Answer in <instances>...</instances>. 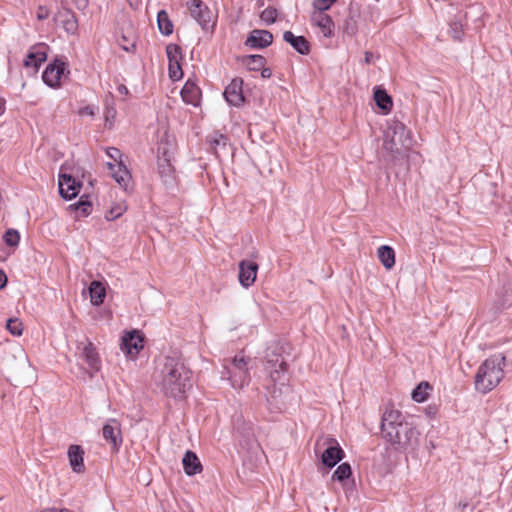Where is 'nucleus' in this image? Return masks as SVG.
Segmentation results:
<instances>
[{"instance_id": "nucleus-1", "label": "nucleus", "mask_w": 512, "mask_h": 512, "mask_svg": "<svg viewBox=\"0 0 512 512\" xmlns=\"http://www.w3.org/2000/svg\"><path fill=\"white\" fill-rule=\"evenodd\" d=\"M383 438L398 451L414 450L418 446L419 432L405 420L398 410L386 408L381 419Z\"/></svg>"}, {"instance_id": "nucleus-2", "label": "nucleus", "mask_w": 512, "mask_h": 512, "mask_svg": "<svg viewBox=\"0 0 512 512\" xmlns=\"http://www.w3.org/2000/svg\"><path fill=\"white\" fill-rule=\"evenodd\" d=\"M159 385L166 396L181 399L191 386L190 371L179 360L166 358Z\"/></svg>"}, {"instance_id": "nucleus-3", "label": "nucleus", "mask_w": 512, "mask_h": 512, "mask_svg": "<svg viewBox=\"0 0 512 512\" xmlns=\"http://www.w3.org/2000/svg\"><path fill=\"white\" fill-rule=\"evenodd\" d=\"M265 369L269 373V378L273 383L272 388L269 386L266 387L268 391L267 401L270 405L274 403L276 409L282 410L286 405V398L292 392L290 386L287 384V364L283 357L277 356L275 360H267Z\"/></svg>"}, {"instance_id": "nucleus-4", "label": "nucleus", "mask_w": 512, "mask_h": 512, "mask_svg": "<svg viewBox=\"0 0 512 512\" xmlns=\"http://www.w3.org/2000/svg\"><path fill=\"white\" fill-rule=\"evenodd\" d=\"M504 365L505 356L502 354L492 355L486 359L475 375V389L483 394L493 390L504 376Z\"/></svg>"}, {"instance_id": "nucleus-5", "label": "nucleus", "mask_w": 512, "mask_h": 512, "mask_svg": "<svg viewBox=\"0 0 512 512\" xmlns=\"http://www.w3.org/2000/svg\"><path fill=\"white\" fill-rule=\"evenodd\" d=\"M413 145L411 132L406 126L398 121L391 120L388 123L384 135L383 146L394 157L404 155Z\"/></svg>"}, {"instance_id": "nucleus-6", "label": "nucleus", "mask_w": 512, "mask_h": 512, "mask_svg": "<svg viewBox=\"0 0 512 512\" xmlns=\"http://www.w3.org/2000/svg\"><path fill=\"white\" fill-rule=\"evenodd\" d=\"M254 361L243 353H238L230 359L224 360V369L227 379L235 389H243L251 381L250 370Z\"/></svg>"}, {"instance_id": "nucleus-7", "label": "nucleus", "mask_w": 512, "mask_h": 512, "mask_svg": "<svg viewBox=\"0 0 512 512\" xmlns=\"http://www.w3.org/2000/svg\"><path fill=\"white\" fill-rule=\"evenodd\" d=\"M102 435L111 450L118 452L123 442L120 422L114 418L108 419L102 428Z\"/></svg>"}, {"instance_id": "nucleus-8", "label": "nucleus", "mask_w": 512, "mask_h": 512, "mask_svg": "<svg viewBox=\"0 0 512 512\" xmlns=\"http://www.w3.org/2000/svg\"><path fill=\"white\" fill-rule=\"evenodd\" d=\"M191 17L203 28L208 29L212 16L209 7L202 0L187 2Z\"/></svg>"}, {"instance_id": "nucleus-9", "label": "nucleus", "mask_w": 512, "mask_h": 512, "mask_svg": "<svg viewBox=\"0 0 512 512\" xmlns=\"http://www.w3.org/2000/svg\"><path fill=\"white\" fill-rule=\"evenodd\" d=\"M324 445H327V448L324 450L321 456L322 463L332 468L334 467L339 461L342 460L344 456V452L339 446L338 442L333 438H326L324 440Z\"/></svg>"}, {"instance_id": "nucleus-10", "label": "nucleus", "mask_w": 512, "mask_h": 512, "mask_svg": "<svg viewBox=\"0 0 512 512\" xmlns=\"http://www.w3.org/2000/svg\"><path fill=\"white\" fill-rule=\"evenodd\" d=\"M59 193L64 199L76 197L82 184L70 174L60 173L58 179Z\"/></svg>"}, {"instance_id": "nucleus-11", "label": "nucleus", "mask_w": 512, "mask_h": 512, "mask_svg": "<svg viewBox=\"0 0 512 512\" xmlns=\"http://www.w3.org/2000/svg\"><path fill=\"white\" fill-rule=\"evenodd\" d=\"M223 95L230 105H242L245 101L243 95V80L238 77L232 79L230 84L225 88Z\"/></svg>"}, {"instance_id": "nucleus-12", "label": "nucleus", "mask_w": 512, "mask_h": 512, "mask_svg": "<svg viewBox=\"0 0 512 512\" xmlns=\"http://www.w3.org/2000/svg\"><path fill=\"white\" fill-rule=\"evenodd\" d=\"M65 70V63L59 60L49 64L43 72L42 79L50 87H57Z\"/></svg>"}, {"instance_id": "nucleus-13", "label": "nucleus", "mask_w": 512, "mask_h": 512, "mask_svg": "<svg viewBox=\"0 0 512 512\" xmlns=\"http://www.w3.org/2000/svg\"><path fill=\"white\" fill-rule=\"evenodd\" d=\"M258 265L255 262L242 260L239 263V282L240 284L248 288L251 286L255 280L257 275Z\"/></svg>"}, {"instance_id": "nucleus-14", "label": "nucleus", "mask_w": 512, "mask_h": 512, "mask_svg": "<svg viewBox=\"0 0 512 512\" xmlns=\"http://www.w3.org/2000/svg\"><path fill=\"white\" fill-rule=\"evenodd\" d=\"M107 168L111 172V176L114 180L125 190L129 188L131 182V174L123 161H119L117 164L111 162L107 163Z\"/></svg>"}, {"instance_id": "nucleus-15", "label": "nucleus", "mask_w": 512, "mask_h": 512, "mask_svg": "<svg viewBox=\"0 0 512 512\" xmlns=\"http://www.w3.org/2000/svg\"><path fill=\"white\" fill-rule=\"evenodd\" d=\"M272 42L273 35L271 32L268 30L254 29L250 32L245 44L252 48L262 49L270 46Z\"/></svg>"}, {"instance_id": "nucleus-16", "label": "nucleus", "mask_w": 512, "mask_h": 512, "mask_svg": "<svg viewBox=\"0 0 512 512\" xmlns=\"http://www.w3.org/2000/svg\"><path fill=\"white\" fill-rule=\"evenodd\" d=\"M84 454V449L80 445L69 446L67 455L73 472L83 473L85 471Z\"/></svg>"}, {"instance_id": "nucleus-17", "label": "nucleus", "mask_w": 512, "mask_h": 512, "mask_svg": "<svg viewBox=\"0 0 512 512\" xmlns=\"http://www.w3.org/2000/svg\"><path fill=\"white\" fill-rule=\"evenodd\" d=\"M311 21L325 37L330 38L334 35V22L329 15L322 12H313Z\"/></svg>"}, {"instance_id": "nucleus-18", "label": "nucleus", "mask_w": 512, "mask_h": 512, "mask_svg": "<svg viewBox=\"0 0 512 512\" xmlns=\"http://www.w3.org/2000/svg\"><path fill=\"white\" fill-rule=\"evenodd\" d=\"M158 165V174L163 182V184L167 187H172L176 182L175 169L171 163V161H166L165 158H160L157 161Z\"/></svg>"}, {"instance_id": "nucleus-19", "label": "nucleus", "mask_w": 512, "mask_h": 512, "mask_svg": "<svg viewBox=\"0 0 512 512\" xmlns=\"http://www.w3.org/2000/svg\"><path fill=\"white\" fill-rule=\"evenodd\" d=\"M121 347L128 354H137L143 348V339L137 331L129 332L122 338Z\"/></svg>"}, {"instance_id": "nucleus-20", "label": "nucleus", "mask_w": 512, "mask_h": 512, "mask_svg": "<svg viewBox=\"0 0 512 512\" xmlns=\"http://www.w3.org/2000/svg\"><path fill=\"white\" fill-rule=\"evenodd\" d=\"M283 39L301 55L309 54L310 44L304 36H295L291 31H285L283 33Z\"/></svg>"}, {"instance_id": "nucleus-21", "label": "nucleus", "mask_w": 512, "mask_h": 512, "mask_svg": "<svg viewBox=\"0 0 512 512\" xmlns=\"http://www.w3.org/2000/svg\"><path fill=\"white\" fill-rule=\"evenodd\" d=\"M201 96V91L196 83L192 80H187L181 90V97L184 102L191 105H198Z\"/></svg>"}, {"instance_id": "nucleus-22", "label": "nucleus", "mask_w": 512, "mask_h": 512, "mask_svg": "<svg viewBox=\"0 0 512 512\" xmlns=\"http://www.w3.org/2000/svg\"><path fill=\"white\" fill-rule=\"evenodd\" d=\"M81 357L85 360L87 365L94 371L98 372L101 368V360L99 358V355L94 347V345L88 341L81 353Z\"/></svg>"}, {"instance_id": "nucleus-23", "label": "nucleus", "mask_w": 512, "mask_h": 512, "mask_svg": "<svg viewBox=\"0 0 512 512\" xmlns=\"http://www.w3.org/2000/svg\"><path fill=\"white\" fill-rule=\"evenodd\" d=\"M184 471L187 475L192 476L202 471V465L192 451H187L182 459Z\"/></svg>"}, {"instance_id": "nucleus-24", "label": "nucleus", "mask_w": 512, "mask_h": 512, "mask_svg": "<svg viewBox=\"0 0 512 512\" xmlns=\"http://www.w3.org/2000/svg\"><path fill=\"white\" fill-rule=\"evenodd\" d=\"M377 256L387 270L395 265V252L392 247L388 245L380 246L377 250Z\"/></svg>"}, {"instance_id": "nucleus-25", "label": "nucleus", "mask_w": 512, "mask_h": 512, "mask_svg": "<svg viewBox=\"0 0 512 512\" xmlns=\"http://www.w3.org/2000/svg\"><path fill=\"white\" fill-rule=\"evenodd\" d=\"M91 303L98 306L104 302L106 290L104 285L99 281H92L89 286Z\"/></svg>"}, {"instance_id": "nucleus-26", "label": "nucleus", "mask_w": 512, "mask_h": 512, "mask_svg": "<svg viewBox=\"0 0 512 512\" xmlns=\"http://www.w3.org/2000/svg\"><path fill=\"white\" fill-rule=\"evenodd\" d=\"M58 17L62 23V27L64 28V30L68 34H75L78 28V23L75 15L70 11H64L59 13Z\"/></svg>"}, {"instance_id": "nucleus-27", "label": "nucleus", "mask_w": 512, "mask_h": 512, "mask_svg": "<svg viewBox=\"0 0 512 512\" xmlns=\"http://www.w3.org/2000/svg\"><path fill=\"white\" fill-rule=\"evenodd\" d=\"M374 99L376 105L383 111L389 112L392 109L393 102L391 97L385 90L377 89L374 92Z\"/></svg>"}, {"instance_id": "nucleus-28", "label": "nucleus", "mask_w": 512, "mask_h": 512, "mask_svg": "<svg viewBox=\"0 0 512 512\" xmlns=\"http://www.w3.org/2000/svg\"><path fill=\"white\" fill-rule=\"evenodd\" d=\"M173 151V143L168 139V136L165 135V137L159 142L157 148L158 160H160V158H165L166 161H171Z\"/></svg>"}, {"instance_id": "nucleus-29", "label": "nucleus", "mask_w": 512, "mask_h": 512, "mask_svg": "<svg viewBox=\"0 0 512 512\" xmlns=\"http://www.w3.org/2000/svg\"><path fill=\"white\" fill-rule=\"evenodd\" d=\"M69 209L77 212L79 216L86 217L92 211V203L88 200L87 195H83L77 203L71 204Z\"/></svg>"}, {"instance_id": "nucleus-30", "label": "nucleus", "mask_w": 512, "mask_h": 512, "mask_svg": "<svg viewBox=\"0 0 512 512\" xmlns=\"http://www.w3.org/2000/svg\"><path fill=\"white\" fill-rule=\"evenodd\" d=\"M157 23L159 31L165 35L168 36L172 34L173 32V24L165 10H161L157 14Z\"/></svg>"}, {"instance_id": "nucleus-31", "label": "nucleus", "mask_w": 512, "mask_h": 512, "mask_svg": "<svg viewBox=\"0 0 512 512\" xmlns=\"http://www.w3.org/2000/svg\"><path fill=\"white\" fill-rule=\"evenodd\" d=\"M46 52L44 50L38 49L36 51H31L24 62L27 67H39L43 62L46 61Z\"/></svg>"}, {"instance_id": "nucleus-32", "label": "nucleus", "mask_w": 512, "mask_h": 512, "mask_svg": "<svg viewBox=\"0 0 512 512\" xmlns=\"http://www.w3.org/2000/svg\"><path fill=\"white\" fill-rule=\"evenodd\" d=\"M431 389L432 388L428 382H421L412 391V399L418 403L426 401L428 399L429 391Z\"/></svg>"}, {"instance_id": "nucleus-33", "label": "nucleus", "mask_w": 512, "mask_h": 512, "mask_svg": "<svg viewBox=\"0 0 512 512\" xmlns=\"http://www.w3.org/2000/svg\"><path fill=\"white\" fill-rule=\"evenodd\" d=\"M244 63L250 71H259L265 66L266 59L261 55H249L245 57Z\"/></svg>"}, {"instance_id": "nucleus-34", "label": "nucleus", "mask_w": 512, "mask_h": 512, "mask_svg": "<svg viewBox=\"0 0 512 512\" xmlns=\"http://www.w3.org/2000/svg\"><path fill=\"white\" fill-rule=\"evenodd\" d=\"M352 474L351 466L348 463H342L337 467L334 471L332 479L337 480L339 482H343L348 479Z\"/></svg>"}, {"instance_id": "nucleus-35", "label": "nucleus", "mask_w": 512, "mask_h": 512, "mask_svg": "<svg viewBox=\"0 0 512 512\" xmlns=\"http://www.w3.org/2000/svg\"><path fill=\"white\" fill-rule=\"evenodd\" d=\"M127 210V205L124 201L115 203L110 210L105 214L107 220H115L119 218Z\"/></svg>"}, {"instance_id": "nucleus-36", "label": "nucleus", "mask_w": 512, "mask_h": 512, "mask_svg": "<svg viewBox=\"0 0 512 512\" xmlns=\"http://www.w3.org/2000/svg\"><path fill=\"white\" fill-rule=\"evenodd\" d=\"M166 53L169 62H180L182 59L181 47L177 44H169L166 47Z\"/></svg>"}, {"instance_id": "nucleus-37", "label": "nucleus", "mask_w": 512, "mask_h": 512, "mask_svg": "<svg viewBox=\"0 0 512 512\" xmlns=\"http://www.w3.org/2000/svg\"><path fill=\"white\" fill-rule=\"evenodd\" d=\"M228 139L226 136L219 134L210 141L211 149L216 155L219 153V149H226Z\"/></svg>"}, {"instance_id": "nucleus-38", "label": "nucleus", "mask_w": 512, "mask_h": 512, "mask_svg": "<svg viewBox=\"0 0 512 512\" xmlns=\"http://www.w3.org/2000/svg\"><path fill=\"white\" fill-rule=\"evenodd\" d=\"M277 10L273 7H267L261 12L260 18L266 24L270 25L276 21Z\"/></svg>"}, {"instance_id": "nucleus-39", "label": "nucleus", "mask_w": 512, "mask_h": 512, "mask_svg": "<svg viewBox=\"0 0 512 512\" xmlns=\"http://www.w3.org/2000/svg\"><path fill=\"white\" fill-rule=\"evenodd\" d=\"M168 71H169V77L173 81H177V80L181 79L183 76V71H182L180 62H176V63L169 62Z\"/></svg>"}, {"instance_id": "nucleus-40", "label": "nucleus", "mask_w": 512, "mask_h": 512, "mask_svg": "<svg viewBox=\"0 0 512 512\" xmlns=\"http://www.w3.org/2000/svg\"><path fill=\"white\" fill-rule=\"evenodd\" d=\"M6 328L12 335H22L23 327L22 323L18 319H9L6 324Z\"/></svg>"}, {"instance_id": "nucleus-41", "label": "nucleus", "mask_w": 512, "mask_h": 512, "mask_svg": "<svg viewBox=\"0 0 512 512\" xmlns=\"http://www.w3.org/2000/svg\"><path fill=\"white\" fill-rule=\"evenodd\" d=\"M19 239L20 236L17 230L8 229L4 234V241L8 246H17Z\"/></svg>"}, {"instance_id": "nucleus-42", "label": "nucleus", "mask_w": 512, "mask_h": 512, "mask_svg": "<svg viewBox=\"0 0 512 512\" xmlns=\"http://www.w3.org/2000/svg\"><path fill=\"white\" fill-rule=\"evenodd\" d=\"M332 3L329 2V0H315L313 2V8L315 9L314 12H322L324 13L326 10H328L331 7Z\"/></svg>"}, {"instance_id": "nucleus-43", "label": "nucleus", "mask_w": 512, "mask_h": 512, "mask_svg": "<svg viewBox=\"0 0 512 512\" xmlns=\"http://www.w3.org/2000/svg\"><path fill=\"white\" fill-rule=\"evenodd\" d=\"M106 153L111 159H113L116 162V164L119 161H122V154L118 148L110 147L107 149Z\"/></svg>"}, {"instance_id": "nucleus-44", "label": "nucleus", "mask_w": 512, "mask_h": 512, "mask_svg": "<svg viewBox=\"0 0 512 512\" xmlns=\"http://www.w3.org/2000/svg\"><path fill=\"white\" fill-rule=\"evenodd\" d=\"M344 32L351 36L356 34L357 28L352 19L346 20L344 25Z\"/></svg>"}, {"instance_id": "nucleus-45", "label": "nucleus", "mask_w": 512, "mask_h": 512, "mask_svg": "<svg viewBox=\"0 0 512 512\" xmlns=\"http://www.w3.org/2000/svg\"><path fill=\"white\" fill-rule=\"evenodd\" d=\"M38 20H45L49 16V10L44 6H39L36 13Z\"/></svg>"}, {"instance_id": "nucleus-46", "label": "nucleus", "mask_w": 512, "mask_h": 512, "mask_svg": "<svg viewBox=\"0 0 512 512\" xmlns=\"http://www.w3.org/2000/svg\"><path fill=\"white\" fill-rule=\"evenodd\" d=\"M122 39H123L124 43H120V45L123 48V50H125L127 52L132 51L135 47V43L133 41L129 42L125 36H123Z\"/></svg>"}, {"instance_id": "nucleus-47", "label": "nucleus", "mask_w": 512, "mask_h": 512, "mask_svg": "<svg viewBox=\"0 0 512 512\" xmlns=\"http://www.w3.org/2000/svg\"><path fill=\"white\" fill-rule=\"evenodd\" d=\"M459 27L460 25L458 23H453L451 25V34H452V37L456 40H460L461 39V34H460V31H459Z\"/></svg>"}, {"instance_id": "nucleus-48", "label": "nucleus", "mask_w": 512, "mask_h": 512, "mask_svg": "<svg viewBox=\"0 0 512 512\" xmlns=\"http://www.w3.org/2000/svg\"><path fill=\"white\" fill-rule=\"evenodd\" d=\"M79 114L82 116H84V115L93 116L94 108L92 106H85L79 110Z\"/></svg>"}, {"instance_id": "nucleus-49", "label": "nucleus", "mask_w": 512, "mask_h": 512, "mask_svg": "<svg viewBox=\"0 0 512 512\" xmlns=\"http://www.w3.org/2000/svg\"><path fill=\"white\" fill-rule=\"evenodd\" d=\"M7 284V276L3 270L0 269V289L4 288Z\"/></svg>"}, {"instance_id": "nucleus-50", "label": "nucleus", "mask_w": 512, "mask_h": 512, "mask_svg": "<svg viewBox=\"0 0 512 512\" xmlns=\"http://www.w3.org/2000/svg\"><path fill=\"white\" fill-rule=\"evenodd\" d=\"M260 71L262 78L268 79L272 76V71L269 68L263 67Z\"/></svg>"}, {"instance_id": "nucleus-51", "label": "nucleus", "mask_w": 512, "mask_h": 512, "mask_svg": "<svg viewBox=\"0 0 512 512\" xmlns=\"http://www.w3.org/2000/svg\"><path fill=\"white\" fill-rule=\"evenodd\" d=\"M41 512H72V511H70L69 509H66V508H62V509L46 508V509H43Z\"/></svg>"}, {"instance_id": "nucleus-52", "label": "nucleus", "mask_w": 512, "mask_h": 512, "mask_svg": "<svg viewBox=\"0 0 512 512\" xmlns=\"http://www.w3.org/2000/svg\"><path fill=\"white\" fill-rule=\"evenodd\" d=\"M373 54L369 51L365 52V63L370 64Z\"/></svg>"}, {"instance_id": "nucleus-53", "label": "nucleus", "mask_w": 512, "mask_h": 512, "mask_svg": "<svg viewBox=\"0 0 512 512\" xmlns=\"http://www.w3.org/2000/svg\"><path fill=\"white\" fill-rule=\"evenodd\" d=\"M5 111V100L0 98V116L4 113Z\"/></svg>"}, {"instance_id": "nucleus-54", "label": "nucleus", "mask_w": 512, "mask_h": 512, "mask_svg": "<svg viewBox=\"0 0 512 512\" xmlns=\"http://www.w3.org/2000/svg\"><path fill=\"white\" fill-rule=\"evenodd\" d=\"M118 91L120 94H124V95H126L128 93V89L124 85L119 86Z\"/></svg>"}, {"instance_id": "nucleus-55", "label": "nucleus", "mask_w": 512, "mask_h": 512, "mask_svg": "<svg viewBox=\"0 0 512 512\" xmlns=\"http://www.w3.org/2000/svg\"><path fill=\"white\" fill-rule=\"evenodd\" d=\"M337 0H329L330 3H335Z\"/></svg>"}]
</instances>
